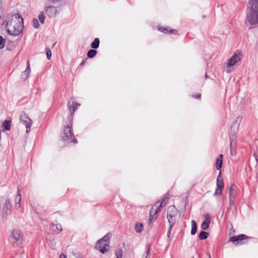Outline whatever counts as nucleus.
<instances>
[{"mask_svg":"<svg viewBox=\"0 0 258 258\" xmlns=\"http://www.w3.org/2000/svg\"><path fill=\"white\" fill-rule=\"evenodd\" d=\"M7 32L11 35L18 36L22 32L23 29V19L18 14L15 15V19H12L7 23Z\"/></svg>","mask_w":258,"mask_h":258,"instance_id":"f257e3e1","label":"nucleus"},{"mask_svg":"<svg viewBox=\"0 0 258 258\" xmlns=\"http://www.w3.org/2000/svg\"><path fill=\"white\" fill-rule=\"evenodd\" d=\"M247 9L246 21L251 25L258 24V0H251Z\"/></svg>","mask_w":258,"mask_h":258,"instance_id":"f03ea898","label":"nucleus"},{"mask_svg":"<svg viewBox=\"0 0 258 258\" xmlns=\"http://www.w3.org/2000/svg\"><path fill=\"white\" fill-rule=\"evenodd\" d=\"M242 117L240 116H238L235 121L233 123L231 126V131L229 135L230 140V147L232 149L233 147L235 145V140L236 138V134L238 132L239 123L241 122Z\"/></svg>","mask_w":258,"mask_h":258,"instance_id":"7ed1b4c3","label":"nucleus"},{"mask_svg":"<svg viewBox=\"0 0 258 258\" xmlns=\"http://www.w3.org/2000/svg\"><path fill=\"white\" fill-rule=\"evenodd\" d=\"M109 239V234H107L96 243L95 247L101 253H105L108 250L110 244Z\"/></svg>","mask_w":258,"mask_h":258,"instance_id":"20e7f679","label":"nucleus"},{"mask_svg":"<svg viewBox=\"0 0 258 258\" xmlns=\"http://www.w3.org/2000/svg\"><path fill=\"white\" fill-rule=\"evenodd\" d=\"M61 137L63 141H67L69 143L76 144L78 142L77 140L74 137L71 123L64 128Z\"/></svg>","mask_w":258,"mask_h":258,"instance_id":"39448f33","label":"nucleus"},{"mask_svg":"<svg viewBox=\"0 0 258 258\" xmlns=\"http://www.w3.org/2000/svg\"><path fill=\"white\" fill-rule=\"evenodd\" d=\"M12 242L17 245L22 244L24 241L23 234L21 231L18 229H14L12 231L11 234Z\"/></svg>","mask_w":258,"mask_h":258,"instance_id":"423d86ee","label":"nucleus"},{"mask_svg":"<svg viewBox=\"0 0 258 258\" xmlns=\"http://www.w3.org/2000/svg\"><path fill=\"white\" fill-rule=\"evenodd\" d=\"M164 206L161 204L159 201H157L156 202L155 204L152 206L150 211V216L149 217V221L150 223L151 222L152 220L156 218L157 216L155 215L159 212L161 211L162 208H163Z\"/></svg>","mask_w":258,"mask_h":258,"instance_id":"0eeeda50","label":"nucleus"},{"mask_svg":"<svg viewBox=\"0 0 258 258\" xmlns=\"http://www.w3.org/2000/svg\"><path fill=\"white\" fill-rule=\"evenodd\" d=\"M11 209L10 200L8 198H4L0 202V210H2L3 214L7 215L8 212L11 211Z\"/></svg>","mask_w":258,"mask_h":258,"instance_id":"6e6552de","label":"nucleus"},{"mask_svg":"<svg viewBox=\"0 0 258 258\" xmlns=\"http://www.w3.org/2000/svg\"><path fill=\"white\" fill-rule=\"evenodd\" d=\"M20 122L24 124L26 127V133H28L30 131L32 120L25 113H21L20 116Z\"/></svg>","mask_w":258,"mask_h":258,"instance_id":"1a4fd4ad","label":"nucleus"},{"mask_svg":"<svg viewBox=\"0 0 258 258\" xmlns=\"http://www.w3.org/2000/svg\"><path fill=\"white\" fill-rule=\"evenodd\" d=\"M247 238H248V237L247 235L241 234L238 235L231 237L229 239V241L232 242L234 244L235 242H237V244H238V242H240L242 240L246 239Z\"/></svg>","mask_w":258,"mask_h":258,"instance_id":"9d476101","label":"nucleus"},{"mask_svg":"<svg viewBox=\"0 0 258 258\" xmlns=\"http://www.w3.org/2000/svg\"><path fill=\"white\" fill-rule=\"evenodd\" d=\"M211 223V216L210 214L207 213L205 215V220L201 224V227L204 230H207Z\"/></svg>","mask_w":258,"mask_h":258,"instance_id":"9b49d317","label":"nucleus"},{"mask_svg":"<svg viewBox=\"0 0 258 258\" xmlns=\"http://www.w3.org/2000/svg\"><path fill=\"white\" fill-rule=\"evenodd\" d=\"M241 59L239 55L237 54H234L229 60L227 62V66L231 67L235 65L238 61Z\"/></svg>","mask_w":258,"mask_h":258,"instance_id":"f8f14e48","label":"nucleus"},{"mask_svg":"<svg viewBox=\"0 0 258 258\" xmlns=\"http://www.w3.org/2000/svg\"><path fill=\"white\" fill-rule=\"evenodd\" d=\"M224 184L223 180V177L221 176V171H220L218 175L217 178L216 187L220 188L219 193H222L223 188H224Z\"/></svg>","mask_w":258,"mask_h":258,"instance_id":"ddd939ff","label":"nucleus"},{"mask_svg":"<svg viewBox=\"0 0 258 258\" xmlns=\"http://www.w3.org/2000/svg\"><path fill=\"white\" fill-rule=\"evenodd\" d=\"M15 207L17 209H19L21 207V195L20 194V189L19 186H18L17 187V195L15 198Z\"/></svg>","mask_w":258,"mask_h":258,"instance_id":"4468645a","label":"nucleus"},{"mask_svg":"<svg viewBox=\"0 0 258 258\" xmlns=\"http://www.w3.org/2000/svg\"><path fill=\"white\" fill-rule=\"evenodd\" d=\"M46 13L49 17H54L55 16L57 10L53 6H48L45 9Z\"/></svg>","mask_w":258,"mask_h":258,"instance_id":"2eb2a0df","label":"nucleus"},{"mask_svg":"<svg viewBox=\"0 0 258 258\" xmlns=\"http://www.w3.org/2000/svg\"><path fill=\"white\" fill-rule=\"evenodd\" d=\"M30 72V63L29 61L27 60V68L25 71L23 72L21 74V78L23 80H26L28 77V74Z\"/></svg>","mask_w":258,"mask_h":258,"instance_id":"dca6fc26","label":"nucleus"},{"mask_svg":"<svg viewBox=\"0 0 258 258\" xmlns=\"http://www.w3.org/2000/svg\"><path fill=\"white\" fill-rule=\"evenodd\" d=\"M223 155L222 154H220L219 156V158L217 159L216 160V169L218 170H221V168H222V163H223Z\"/></svg>","mask_w":258,"mask_h":258,"instance_id":"f3484780","label":"nucleus"},{"mask_svg":"<svg viewBox=\"0 0 258 258\" xmlns=\"http://www.w3.org/2000/svg\"><path fill=\"white\" fill-rule=\"evenodd\" d=\"M11 121L10 120H6L2 124L3 127V131H9L11 129Z\"/></svg>","mask_w":258,"mask_h":258,"instance_id":"a211bd4d","label":"nucleus"},{"mask_svg":"<svg viewBox=\"0 0 258 258\" xmlns=\"http://www.w3.org/2000/svg\"><path fill=\"white\" fill-rule=\"evenodd\" d=\"M80 105L76 102H72V105L70 104V103L68 104V107L69 108L70 111L71 113H74L77 109V106Z\"/></svg>","mask_w":258,"mask_h":258,"instance_id":"6ab92c4d","label":"nucleus"},{"mask_svg":"<svg viewBox=\"0 0 258 258\" xmlns=\"http://www.w3.org/2000/svg\"><path fill=\"white\" fill-rule=\"evenodd\" d=\"M150 245L146 244L145 247V252L143 255L142 258H150Z\"/></svg>","mask_w":258,"mask_h":258,"instance_id":"aec40b11","label":"nucleus"},{"mask_svg":"<svg viewBox=\"0 0 258 258\" xmlns=\"http://www.w3.org/2000/svg\"><path fill=\"white\" fill-rule=\"evenodd\" d=\"M158 30L159 31H162V32L165 33H173L174 32H177V31L176 30H174V29L171 30L169 27H168V28L160 27L158 28Z\"/></svg>","mask_w":258,"mask_h":258,"instance_id":"412c9836","label":"nucleus"},{"mask_svg":"<svg viewBox=\"0 0 258 258\" xmlns=\"http://www.w3.org/2000/svg\"><path fill=\"white\" fill-rule=\"evenodd\" d=\"M100 44L99 39L98 38H95L94 41L92 42L91 46V47L93 49H97L99 47Z\"/></svg>","mask_w":258,"mask_h":258,"instance_id":"4be33fe9","label":"nucleus"},{"mask_svg":"<svg viewBox=\"0 0 258 258\" xmlns=\"http://www.w3.org/2000/svg\"><path fill=\"white\" fill-rule=\"evenodd\" d=\"M191 235H195L196 232H197V223H196V222L194 220H192L191 221Z\"/></svg>","mask_w":258,"mask_h":258,"instance_id":"5701e85b","label":"nucleus"},{"mask_svg":"<svg viewBox=\"0 0 258 258\" xmlns=\"http://www.w3.org/2000/svg\"><path fill=\"white\" fill-rule=\"evenodd\" d=\"M209 235V234L207 232L202 231L199 235V238L201 240H204L207 239Z\"/></svg>","mask_w":258,"mask_h":258,"instance_id":"b1692460","label":"nucleus"},{"mask_svg":"<svg viewBox=\"0 0 258 258\" xmlns=\"http://www.w3.org/2000/svg\"><path fill=\"white\" fill-rule=\"evenodd\" d=\"M97 51L94 49H90L87 52V56L88 58H92L96 56Z\"/></svg>","mask_w":258,"mask_h":258,"instance_id":"393cba45","label":"nucleus"},{"mask_svg":"<svg viewBox=\"0 0 258 258\" xmlns=\"http://www.w3.org/2000/svg\"><path fill=\"white\" fill-rule=\"evenodd\" d=\"M143 225L142 223H137L135 225V230L137 233H140L143 230Z\"/></svg>","mask_w":258,"mask_h":258,"instance_id":"a878e982","label":"nucleus"},{"mask_svg":"<svg viewBox=\"0 0 258 258\" xmlns=\"http://www.w3.org/2000/svg\"><path fill=\"white\" fill-rule=\"evenodd\" d=\"M170 227H172L175 223V217H167Z\"/></svg>","mask_w":258,"mask_h":258,"instance_id":"bb28decb","label":"nucleus"},{"mask_svg":"<svg viewBox=\"0 0 258 258\" xmlns=\"http://www.w3.org/2000/svg\"><path fill=\"white\" fill-rule=\"evenodd\" d=\"M39 20L41 24H43L45 20V16L43 12H41L38 15Z\"/></svg>","mask_w":258,"mask_h":258,"instance_id":"cd10ccee","label":"nucleus"},{"mask_svg":"<svg viewBox=\"0 0 258 258\" xmlns=\"http://www.w3.org/2000/svg\"><path fill=\"white\" fill-rule=\"evenodd\" d=\"M122 254V250L121 248L117 249L115 253L116 258H121Z\"/></svg>","mask_w":258,"mask_h":258,"instance_id":"c85d7f7f","label":"nucleus"},{"mask_svg":"<svg viewBox=\"0 0 258 258\" xmlns=\"http://www.w3.org/2000/svg\"><path fill=\"white\" fill-rule=\"evenodd\" d=\"M167 212L177 213L176 208L174 206H171L168 208Z\"/></svg>","mask_w":258,"mask_h":258,"instance_id":"c756f323","label":"nucleus"},{"mask_svg":"<svg viewBox=\"0 0 258 258\" xmlns=\"http://www.w3.org/2000/svg\"><path fill=\"white\" fill-rule=\"evenodd\" d=\"M229 199H230V204H231V193L233 192L234 191V186L233 184H231L229 187Z\"/></svg>","mask_w":258,"mask_h":258,"instance_id":"7c9ffc66","label":"nucleus"},{"mask_svg":"<svg viewBox=\"0 0 258 258\" xmlns=\"http://www.w3.org/2000/svg\"><path fill=\"white\" fill-rule=\"evenodd\" d=\"M5 39L0 36V49H3L5 47Z\"/></svg>","mask_w":258,"mask_h":258,"instance_id":"2f4dec72","label":"nucleus"},{"mask_svg":"<svg viewBox=\"0 0 258 258\" xmlns=\"http://www.w3.org/2000/svg\"><path fill=\"white\" fill-rule=\"evenodd\" d=\"M46 56L48 60L50 59L51 57V52L49 48H46Z\"/></svg>","mask_w":258,"mask_h":258,"instance_id":"473e14b6","label":"nucleus"},{"mask_svg":"<svg viewBox=\"0 0 258 258\" xmlns=\"http://www.w3.org/2000/svg\"><path fill=\"white\" fill-rule=\"evenodd\" d=\"M33 25L34 28H38L39 26L38 21L37 19H33Z\"/></svg>","mask_w":258,"mask_h":258,"instance_id":"72a5a7b5","label":"nucleus"},{"mask_svg":"<svg viewBox=\"0 0 258 258\" xmlns=\"http://www.w3.org/2000/svg\"><path fill=\"white\" fill-rule=\"evenodd\" d=\"M177 216V213L167 212V217H175Z\"/></svg>","mask_w":258,"mask_h":258,"instance_id":"f704fd0d","label":"nucleus"},{"mask_svg":"<svg viewBox=\"0 0 258 258\" xmlns=\"http://www.w3.org/2000/svg\"><path fill=\"white\" fill-rule=\"evenodd\" d=\"M168 198L167 197H165L164 198L162 201L161 202H160L161 204H162V205H163L164 206H165V205L166 204V203H167L168 202Z\"/></svg>","mask_w":258,"mask_h":258,"instance_id":"c9c22d12","label":"nucleus"},{"mask_svg":"<svg viewBox=\"0 0 258 258\" xmlns=\"http://www.w3.org/2000/svg\"><path fill=\"white\" fill-rule=\"evenodd\" d=\"M55 226L56 229L59 231V232H60L62 230V228L60 224H56Z\"/></svg>","mask_w":258,"mask_h":258,"instance_id":"e433bc0d","label":"nucleus"},{"mask_svg":"<svg viewBox=\"0 0 258 258\" xmlns=\"http://www.w3.org/2000/svg\"><path fill=\"white\" fill-rule=\"evenodd\" d=\"M219 191H220V188H218V187H216V189L215 191L214 195H221L222 193H219Z\"/></svg>","mask_w":258,"mask_h":258,"instance_id":"4c0bfd02","label":"nucleus"},{"mask_svg":"<svg viewBox=\"0 0 258 258\" xmlns=\"http://www.w3.org/2000/svg\"><path fill=\"white\" fill-rule=\"evenodd\" d=\"M192 97L195 98H196V99H200L201 98V94L200 93H198V94L197 95H193Z\"/></svg>","mask_w":258,"mask_h":258,"instance_id":"58836bf2","label":"nucleus"},{"mask_svg":"<svg viewBox=\"0 0 258 258\" xmlns=\"http://www.w3.org/2000/svg\"><path fill=\"white\" fill-rule=\"evenodd\" d=\"M172 227H169V228L168 231L167 233V236L168 237H169V236L170 235L171 230L172 229Z\"/></svg>","mask_w":258,"mask_h":258,"instance_id":"ea45409f","label":"nucleus"},{"mask_svg":"<svg viewBox=\"0 0 258 258\" xmlns=\"http://www.w3.org/2000/svg\"><path fill=\"white\" fill-rule=\"evenodd\" d=\"M59 258H67V255L64 254V253H61L60 255H59Z\"/></svg>","mask_w":258,"mask_h":258,"instance_id":"a19ab883","label":"nucleus"},{"mask_svg":"<svg viewBox=\"0 0 258 258\" xmlns=\"http://www.w3.org/2000/svg\"><path fill=\"white\" fill-rule=\"evenodd\" d=\"M234 202V195H233V193H231V203H233Z\"/></svg>","mask_w":258,"mask_h":258,"instance_id":"79ce46f5","label":"nucleus"},{"mask_svg":"<svg viewBox=\"0 0 258 258\" xmlns=\"http://www.w3.org/2000/svg\"><path fill=\"white\" fill-rule=\"evenodd\" d=\"M87 59H86L85 60H83L82 61V62L80 63V66L81 67H82L84 64H85V61Z\"/></svg>","mask_w":258,"mask_h":258,"instance_id":"37998d69","label":"nucleus"},{"mask_svg":"<svg viewBox=\"0 0 258 258\" xmlns=\"http://www.w3.org/2000/svg\"><path fill=\"white\" fill-rule=\"evenodd\" d=\"M206 254H207V255H208V258H211V255H210V254L209 252H207L206 253Z\"/></svg>","mask_w":258,"mask_h":258,"instance_id":"c03bdc74","label":"nucleus"},{"mask_svg":"<svg viewBox=\"0 0 258 258\" xmlns=\"http://www.w3.org/2000/svg\"><path fill=\"white\" fill-rule=\"evenodd\" d=\"M205 77H206V78H207V74H206V75H205Z\"/></svg>","mask_w":258,"mask_h":258,"instance_id":"a18cd8bd","label":"nucleus"}]
</instances>
